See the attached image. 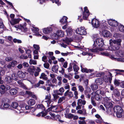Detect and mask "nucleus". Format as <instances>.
Returning <instances> with one entry per match:
<instances>
[{
  "instance_id": "338daca9",
  "label": "nucleus",
  "mask_w": 124,
  "mask_h": 124,
  "mask_svg": "<svg viewBox=\"0 0 124 124\" xmlns=\"http://www.w3.org/2000/svg\"><path fill=\"white\" fill-rule=\"evenodd\" d=\"M42 61L45 62H46L47 61V58L46 56H43L42 58Z\"/></svg>"
},
{
  "instance_id": "412c9836",
  "label": "nucleus",
  "mask_w": 124,
  "mask_h": 124,
  "mask_svg": "<svg viewBox=\"0 0 124 124\" xmlns=\"http://www.w3.org/2000/svg\"><path fill=\"white\" fill-rule=\"evenodd\" d=\"M102 34L104 37H109L111 36V34L108 31L104 30L102 32Z\"/></svg>"
},
{
  "instance_id": "680f3d73",
  "label": "nucleus",
  "mask_w": 124,
  "mask_h": 124,
  "mask_svg": "<svg viewBox=\"0 0 124 124\" xmlns=\"http://www.w3.org/2000/svg\"><path fill=\"white\" fill-rule=\"evenodd\" d=\"M104 72L103 73H100L97 74L96 75V76L97 77H102L103 75H104Z\"/></svg>"
},
{
  "instance_id": "69168bd1",
  "label": "nucleus",
  "mask_w": 124,
  "mask_h": 124,
  "mask_svg": "<svg viewBox=\"0 0 124 124\" xmlns=\"http://www.w3.org/2000/svg\"><path fill=\"white\" fill-rule=\"evenodd\" d=\"M70 54V52H67L66 53H61V54L63 56H67Z\"/></svg>"
},
{
  "instance_id": "0eeeda50",
  "label": "nucleus",
  "mask_w": 124,
  "mask_h": 124,
  "mask_svg": "<svg viewBox=\"0 0 124 124\" xmlns=\"http://www.w3.org/2000/svg\"><path fill=\"white\" fill-rule=\"evenodd\" d=\"M86 103V101L85 100H82L81 99H79L78 100L77 103V106H76V109L78 110L81 109V107L82 105H84Z\"/></svg>"
},
{
  "instance_id": "de8ad7c7",
  "label": "nucleus",
  "mask_w": 124,
  "mask_h": 124,
  "mask_svg": "<svg viewBox=\"0 0 124 124\" xmlns=\"http://www.w3.org/2000/svg\"><path fill=\"white\" fill-rule=\"evenodd\" d=\"M95 122L96 123L99 124H101L103 122L104 123V122H103V120L101 118L96 120Z\"/></svg>"
},
{
  "instance_id": "5fc2aeb1",
  "label": "nucleus",
  "mask_w": 124,
  "mask_h": 124,
  "mask_svg": "<svg viewBox=\"0 0 124 124\" xmlns=\"http://www.w3.org/2000/svg\"><path fill=\"white\" fill-rule=\"evenodd\" d=\"M44 83V82L43 81L40 80L39 82L36 84L35 85L36 87H39L40 84L43 85Z\"/></svg>"
},
{
  "instance_id": "aec40b11",
  "label": "nucleus",
  "mask_w": 124,
  "mask_h": 124,
  "mask_svg": "<svg viewBox=\"0 0 124 124\" xmlns=\"http://www.w3.org/2000/svg\"><path fill=\"white\" fill-rule=\"evenodd\" d=\"M64 95L65 96H68L69 97L72 98L73 96V94L71 91H69V90H68L64 93Z\"/></svg>"
},
{
  "instance_id": "20e7f679",
  "label": "nucleus",
  "mask_w": 124,
  "mask_h": 124,
  "mask_svg": "<svg viewBox=\"0 0 124 124\" xmlns=\"http://www.w3.org/2000/svg\"><path fill=\"white\" fill-rule=\"evenodd\" d=\"M114 111L116 114L117 117L120 118L122 116L123 110L119 106H116L114 108Z\"/></svg>"
},
{
  "instance_id": "a878e982",
  "label": "nucleus",
  "mask_w": 124,
  "mask_h": 124,
  "mask_svg": "<svg viewBox=\"0 0 124 124\" xmlns=\"http://www.w3.org/2000/svg\"><path fill=\"white\" fill-rule=\"evenodd\" d=\"M66 31L67 35L69 36H70L72 35L73 30L72 29V28L70 27L67 29Z\"/></svg>"
},
{
  "instance_id": "9d476101",
  "label": "nucleus",
  "mask_w": 124,
  "mask_h": 124,
  "mask_svg": "<svg viewBox=\"0 0 124 124\" xmlns=\"http://www.w3.org/2000/svg\"><path fill=\"white\" fill-rule=\"evenodd\" d=\"M92 24L93 27L95 28H98L100 25L99 21L95 19H94L92 20Z\"/></svg>"
},
{
  "instance_id": "9b49d317",
  "label": "nucleus",
  "mask_w": 124,
  "mask_h": 124,
  "mask_svg": "<svg viewBox=\"0 0 124 124\" xmlns=\"http://www.w3.org/2000/svg\"><path fill=\"white\" fill-rule=\"evenodd\" d=\"M32 26L33 28H31V30L33 33H34V34L38 36H41V35L39 34V29L37 28L34 25Z\"/></svg>"
},
{
  "instance_id": "f8f14e48",
  "label": "nucleus",
  "mask_w": 124,
  "mask_h": 124,
  "mask_svg": "<svg viewBox=\"0 0 124 124\" xmlns=\"http://www.w3.org/2000/svg\"><path fill=\"white\" fill-rule=\"evenodd\" d=\"M46 102L47 104V107H50L49 108H48L47 109V110L48 111H50V110H52L53 108H55V109H56L57 108H55V106H52V104H51V103L52 102V100H48L47 101H46Z\"/></svg>"
},
{
  "instance_id": "4d7b16f0",
  "label": "nucleus",
  "mask_w": 124,
  "mask_h": 124,
  "mask_svg": "<svg viewBox=\"0 0 124 124\" xmlns=\"http://www.w3.org/2000/svg\"><path fill=\"white\" fill-rule=\"evenodd\" d=\"M28 71L30 74L31 75H33L34 71L33 70L32 68H30L28 69Z\"/></svg>"
},
{
  "instance_id": "423d86ee",
  "label": "nucleus",
  "mask_w": 124,
  "mask_h": 124,
  "mask_svg": "<svg viewBox=\"0 0 124 124\" xmlns=\"http://www.w3.org/2000/svg\"><path fill=\"white\" fill-rule=\"evenodd\" d=\"M10 88V86L8 85L5 86L3 85H2L0 86V93L1 94H3L6 91L9 90Z\"/></svg>"
},
{
  "instance_id": "72a5a7b5",
  "label": "nucleus",
  "mask_w": 124,
  "mask_h": 124,
  "mask_svg": "<svg viewBox=\"0 0 124 124\" xmlns=\"http://www.w3.org/2000/svg\"><path fill=\"white\" fill-rule=\"evenodd\" d=\"M47 115V113L46 112L42 111L39 113L38 114L36 115V116L38 117H39L42 116H44Z\"/></svg>"
},
{
  "instance_id": "6e6d98bb",
  "label": "nucleus",
  "mask_w": 124,
  "mask_h": 124,
  "mask_svg": "<svg viewBox=\"0 0 124 124\" xmlns=\"http://www.w3.org/2000/svg\"><path fill=\"white\" fill-rule=\"evenodd\" d=\"M13 41L15 43H21L22 42L21 40L17 39H13Z\"/></svg>"
},
{
  "instance_id": "4c0bfd02",
  "label": "nucleus",
  "mask_w": 124,
  "mask_h": 124,
  "mask_svg": "<svg viewBox=\"0 0 124 124\" xmlns=\"http://www.w3.org/2000/svg\"><path fill=\"white\" fill-rule=\"evenodd\" d=\"M81 71L82 72L88 73L89 72V70H88L86 68H84L81 64Z\"/></svg>"
},
{
  "instance_id": "c03bdc74",
  "label": "nucleus",
  "mask_w": 124,
  "mask_h": 124,
  "mask_svg": "<svg viewBox=\"0 0 124 124\" xmlns=\"http://www.w3.org/2000/svg\"><path fill=\"white\" fill-rule=\"evenodd\" d=\"M46 80V84L47 85L49 86L53 87L54 86V85H53L52 84L50 80Z\"/></svg>"
},
{
  "instance_id": "052dcab7",
  "label": "nucleus",
  "mask_w": 124,
  "mask_h": 124,
  "mask_svg": "<svg viewBox=\"0 0 124 124\" xmlns=\"http://www.w3.org/2000/svg\"><path fill=\"white\" fill-rule=\"evenodd\" d=\"M33 47L35 50H39L40 47L38 45L34 44L33 45Z\"/></svg>"
},
{
  "instance_id": "cd10ccee",
  "label": "nucleus",
  "mask_w": 124,
  "mask_h": 124,
  "mask_svg": "<svg viewBox=\"0 0 124 124\" xmlns=\"http://www.w3.org/2000/svg\"><path fill=\"white\" fill-rule=\"evenodd\" d=\"M28 104L30 106H32L34 105L35 103L34 100L33 99H30L28 102Z\"/></svg>"
},
{
  "instance_id": "ea45409f",
  "label": "nucleus",
  "mask_w": 124,
  "mask_h": 124,
  "mask_svg": "<svg viewBox=\"0 0 124 124\" xmlns=\"http://www.w3.org/2000/svg\"><path fill=\"white\" fill-rule=\"evenodd\" d=\"M12 67V65L10 63H9V64H8L7 66H6V65L4 66L3 67V69L4 70H5V71H6L7 70V69L6 68L7 67V68L9 69H10Z\"/></svg>"
},
{
  "instance_id": "864d4df0",
  "label": "nucleus",
  "mask_w": 124,
  "mask_h": 124,
  "mask_svg": "<svg viewBox=\"0 0 124 124\" xmlns=\"http://www.w3.org/2000/svg\"><path fill=\"white\" fill-rule=\"evenodd\" d=\"M119 31L121 32L124 31V26L122 25H120L119 26Z\"/></svg>"
},
{
  "instance_id": "bf43d9fd",
  "label": "nucleus",
  "mask_w": 124,
  "mask_h": 124,
  "mask_svg": "<svg viewBox=\"0 0 124 124\" xmlns=\"http://www.w3.org/2000/svg\"><path fill=\"white\" fill-rule=\"evenodd\" d=\"M49 64L47 62L45 63L44 64V67L46 68L47 69H49Z\"/></svg>"
},
{
  "instance_id": "4be33fe9",
  "label": "nucleus",
  "mask_w": 124,
  "mask_h": 124,
  "mask_svg": "<svg viewBox=\"0 0 124 124\" xmlns=\"http://www.w3.org/2000/svg\"><path fill=\"white\" fill-rule=\"evenodd\" d=\"M26 94H28L29 96L35 99L36 100L37 99L36 97V95L34 94V93L30 91H26Z\"/></svg>"
},
{
  "instance_id": "c9c22d12",
  "label": "nucleus",
  "mask_w": 124,
  "mask_h": 124,
  "mask_svg": "<svg viewBox=\"0 0 124 124\" xmlns=\"http://www.w3.org/2000/svg\"><path fill=\"white\" fill-rule=\"evenodd\" d=\"M90 86L92 89L93 91L95 90L98 88L97 85L95 84H92Z\"/></svg>"
},
{
  "instance_id": "e433bc0d",
  "label": "nucleus",
  "mask_w": 124,
  "mask_h": 124,
  "mask_svg": "<svg viewBox=\"0 0 124 124\" xmlns=\"http://www.w3.org/2000/svg\"><path fill=\"white\" fill-rule=\"evenodd\" d=\"M11 106L13 108L16 109L17 108H18V104L17 102H13L12 103Z\"/></svg>"
},
{
  "instance_id": "c756f323",
  "label": "nucleus",
  "mask_w": 124,
  "mask_h": 124,
  "mask_svg": "<svg viewBox=\"0 0 124 124\" xmlns=\"http://www.w3.org/2000/svg\"><path fill=\"white\" fill-rule=\"evenodd\" d=\"M11 77L12 79L14 80H16L18 79L17 74L16 73H13L11 75Z\"/></svg>"
},
{
  "instance_id": "7c9ffc66",
  "label": "nucleus",
  "mask_w": 124,
  "mask_h": 124,
  "mask_svg": "<svg viewBox=\"0 0 124 124\" xmlns=\"http://www.w3.org/2000/svg\"><path fill=\"white\" fill-rule=\"evenodd\" d=\"M17 82L20 86L23 88L24 89L26 88V85L22 83V80H19Z\"/></svg>"
},
{
  "instance_id": "a211bd4d",
  "label": "nucleus",
  "mask_w": 124,
  "mask_h": 124,
  "mask_svg": "<svg viewBox=\"0 0 124 124\" xmlns=\"http://www.w3.org/2000/svg\"><path fill=\"white\" fill-rule=\"evenodd\" d=\"M52 31V29L50 27L45 28L42 30L43 32L45 34H48L51 32Z\"/></svg>"
},
{
  "instance_id": "a18cd8bd",
  "label": "nucleus",
  "mask_w": 124,
  "mask_h": 124,
  "mask_svg": "<svg viewBox=\"0 0 124 124\" xmlns=\"http://www.w3.org/2000/svg\"><path fill=\"white\" fill-rule=\"evenodd\" d=\"M96 93H100L102 96H104L105 95V92L103 91H101L100 90H98L96 91Z\"/></svg>"
},
{
  "instance_id": "49530a36",
  "label": "nucleus",
  "mask_w": 124,
  "mask_h": 124,
  "mask_svg": "<svg viewBox=\"0 0 124 124\" xmlns=\"http://www.w3.org/2000/svg\"><path fill=\"white\" fill-rule=\"evenodd\" d=\"M2 103H8L10 102V101L8 99L6 98H4L2 99Z\"/></svg>"
},
{
  "instance_id": "bb28decb",
  "label": "nucleus",
  "mask_w": 124,
  "mask_h": 124,
  "mask_svg": "<svg viewBox=\"0 0 124 124\" xmlns=\"http://www.w3.org/2000/svg\"><path fill=\"white\" fill-rule=\"evenodd\" d=\"M68 18L65 16H64L60 21V22L62 24H64L67 22Z\"/></svg>"
},
{
  "instance_id": "6e6552de",
  "label": "nucleus",
  "mask_w": 124,
  "mask_h": 124,
  "mask_svg": "<svg viewBox=\"0 0 124 124\" xmlns=\"http://www.w3.org/2000/svg\"><path fill=\"white\" fill-rule=\"evenodd\" d=\"M76 31L77 34L82 35H85L87 34L86 31L83 27L78 28Z\"/></svg>"
},
{
  "instance_id": "f03ea898",
  "label": "nucleus",
  "mask_w": 124,
  "mask_h": 124,
  "mask_svg": "<svg viewBox=\"0 0 124 124\" xmlns=\"http://www.w3.org/2000/svg\"><path fill=\"white\" fill-rule=\"evenodd\" d=\"M94 44L93 46H94L95 48L93 47V48L90 49V51L93 52H96L98 51L97 48L98 46L101 47L104 44L103 41V39L101 38L98 39L94 41Z\"/></svg>"
},
{
  "instance_id": "473e14b6",
  "label": "nucleus",
  "mask_w": 124,
  "mask_h": 124,
  "mask_svg": "<svg viewBox=\"0 0 124 124\" xmlns=\"http://www.w3.org/2000/svg\"><path fill=\"white\" fill-rule=\"evenodd\" d=\"M95 82L98 85L102 84V79L100 78L96 79Z\"/></svg>"
},
{
  "instance_id": "774afa93",
  "label": "nucleus",
  "mask_w": 124,
  "mask_h": 124,
  "mask_svg": "<svg viewBox=\"0 0 124 124\" xmlns=\"http://www.w3.org/2000/svg\"><path fill=\"white\" fill-rule=\"evenodd\" d=\"M88 123L89 124H95V121L92 120H90L88 121Z\"/></svg>"
},
{
  "instance_id": "37998d69",
  "label": "nucleus",
  "mask_w": 124,
  "mask_h": 124,
  "mask_svg": "<svg viewBox=\"0 0 124 124\" xmlns=\"http://www.w3.org/2000/svg\"><path fill=\"white\" fill-rule=\"evenodd\" d=\"M53 94L56 95H62L63 94L62 93H61L59 92V91L58 90H54L53 91Z\"/></svg>"
},
{
  "instance_id": "f257e3e1",
  "label": "nucleus",
  "mask_w": 124,
  "mask_h": 124,
  "mask_svg": "<svg viewBox=\"0 0 124 124\" xmlns=\"http://www.w3.org/2000/svg\"><path fill=\"white\" fill-rule=\"evenodd\" d=\"M122 40L121 39L113 40L111 39L109 41V44L111 46L112 50H118L121 46Z\"/></svg>"
},
{
  "instance_id": "c85d7f7f",
  "label": "nucleus",
  "mask_w": 124,
  "mask_h": 124,
  "mask_svg": "<svg viewBox=\"0 0 124 124\" xmlns=\"http://www.w3.org/2000/svg\"><path fill=\"white\" fill-rule=\"evenodd\" d=\"M58 68L59 67L58 65H54L52 68V71L57 73L58 72Z\"/></svg>"
},
{
  "instance_id": "603ef678",
  "label": "nucleus",
  "mask_w": 124,
  "mask_h": 124,
  "mask_svg": "<svg viewBox=\"0 0 124 124\" xmlns=\"http://www.w3.org/2000/svg\"><path fill=\"white\" fill-rule=\"evenodd\" d=\"M29 63L31 64L36 65L37 64V61L36 60L30 59V60Z\"/></svg>"
},
{
  "instance_id": "e2e57ef3",
  "label": "nucleus",
  "mask_w": 124,
  "mask_h": 124,
  "mask_svg": "<svg viewBox=\"0 0 124 124\" xmlns=\"http://www.w3.org/2000/svg\"><path fill=\"white\" fill-rule=\"evenodd\" d=\"M52 1L53 3H55L57 4L58 6L60 5V3H59V2L58 0H50Z\"/></svg>"
},
{
  "instance_id": "7ed1b4c3",
  "label": "nucleus",
  "mask_w": 124,
  "mask_h": 124,
  "mask_svg": "<svg viewBox=\"0 0 124 124\" xmlns=\"http://www.w3.org/2000/svg\"><path fill=\"white\" fill-rule=\"evenodd\" d=\"M113 76L112 74L108 71L104 72V75L102 76L103 80L106 82H108L109 81L110 83H111Z\"/></svg>"
},
{
  "instance_id": "2eb2a0df",
  "label": "nucleus",
  "mask_w": 124,
  "mask_h": 124,
  "mask_svg": "<svg viewBox=\"0 0 124 124\" xmlns=\"http://www.w3.org/2000/svg\"><path fill=\"white\" fill-rule=\"evenodd\" d=\"M118 57H116L115 55L111 56L110 57L111 59L113 60L117 61L118 62H124V58L121 57L118 58Z\"/></svg>"
},
{
  "instance_id": "1a4fd4ad",
  "label": "nucleus",
  "mask_w": 124,
  "mask_h": 124,
  "mask_svg": "<svg viewBox=\"0 0 124 124\" xmlns=\"http://www.w3.org/2000/svg\"><path fill=\"white\" fill-rule=\"evenodd\" d=\"M53 36L55 37L54 39H57L59 37H62L64 35V33L61 30H58L56 33H54L53 34Z\"/></svg>"
},
{
  "instance_id": "a19ab883",
  "label": "nucleus",
  "mask_w": 124,
  "mask_h": 124,
  "mask_svg": "<svg viewBox=\"0 0 124 124\" xmlns=\"http://www.w3.org/2000/svg\"><path fill=\"white\" fill-rule=\"evenodd\" d=\"M5 80L7 83H9L11 82L12 81L11 78L10 77L8 76L6 77Z\"/></svg>"
},
{
  "instance_id": "58836bf2",
  "label": "nucleus",
  "mask_w": 124,
  "mask_h": 124,
  "mask_svg": "<svg viewBox=\"0 0 124 124\" xmlns=\"http://www.w3.org/2000/svg\"><path fill=\"white\" fill-rule=\"evenodd\" d=\"M65 99L66 97L65 96L60 97L58 100V103L59 104L61 103L63 101L65 100Z\"/></svg>"
},
{
  "instance_id": "2f4dec72",
  "label": "nucleus",
  "mask_w": 124,
  "mask_h": 124,
  "mask_svg": "<svg viewBox=\"0 0 124 124\" xmlns=\"http://www.w3.org/2000/svg\"><path fill=\"white\" fill-rule=\"evenodd\" d=\"M9 92L11 94L13 95L16 94L17 93V91L16 89L12 88L10 90Z\"/></svg>"
},
{
  "instance_id": "6ab92c4d",
  "label": "nucleus",
  "mask_w": 124,
  "mask_h": 124,
  "mask_svg": "<svg viewBox=\"0 0 124 124\" xmlns=\"http://www.w3.org/2000/svg\"><path fill=\"white\" fill-rule=\"evenodd\" d=\"M20 20V19H11V21L9 20V22L12 25H14L16 23H18Z\"/></svg>"
},
{
  "instance_id": "09e8293b",
  "label": "nucleus",
  "mask_w": 124,
  "mask_h": 124,
  "mask_svg": "<svg viewBox=\"0 0 124 124\" xmlns=\"http://www.w3.org/2000/svg\"><path fill=\"white\" fill-rule=\"evenodd\" d=\"M63 42H65L67 44H69L71 42V40L68 38H67L63 40Z\"/></svg>"
},
{
  "instance_id": "b1692460",
  "label": "nucleus",
  "mask_w": 124,
  "mask_h": 124,
  "mask_svg": "<svg viewBox=\"0 0 124 124\" xmlns=\"http://www.w3.org/2000/svg\"><path fill=\"white\" fill-rule=\"evenodd\" d=\"M73 69L74 71H75V74H77L78 73V71L79 70V68L77 65H76L75 63H73Z\"/></svg>"
},
{
  "instance_id": "f704fd0d",
  "label": "nucleus",
  "mask_w": 124,
  "mask_h": 124,
  "mask_svg": "<svg viewBox=\"0 0 124 124\" xmlns=\"http://www.w3.org/2000/svg\"><path fill=\"white\" fill-rule=\"evenodd\" d=\"M39 78L40 79L42 78L43 79L46 80L47 79V78L46 77V75L44 73H42L39 77Z\"/></svg>"
},
{
  "instance_id": "0e129e2a",
  "label": "nucleus",
  "mask_w": 124,
  "mask_h": 124,
  "mask_svg": "<svg viewBox=\"0 0 124 124\" xmlns=\"http://www.w3.org/2000/svg\"><path fill=\"white\" fill-rule=\"evenodd\" d=\"M114 84L116 86H118L120 82L118 80L115 79L114 82Z\"/></svg>"
},
{
  "instance_id": "f3484780",
  "label": "nucleus",
  "mask_w": 124,
  "mask_h": 124,
  "mask_svg": "<svg viewBox=\"0 0 124 124\" xmlns=\"http://www.w3.org/2000/svg\"><path fill=\"white\" fill-rule=\"evenodd\" d=\"M116 56L117 57H123L124 56V51L123 50H120L116 53Z\"/></svg>"
},
{
  "instance_id": "8fccbe9b",
  "label": "nucleus",
  "mask_w": 124,
  "mask_h": 124,
  "mask_svg": "<svg viewBox=\"0 0 124 124\" xmlns=\"http://www.w3.org/2000/svg\"><path fill=\"white\" fill-rule=\"evenodd\" d=\"M79 91L80 92L82 93L84 90V89L82 85H79L78 86Z\"/></svg>"
},
{
  "instance_id": "79ce46f5",
  "label": "nucleus",
  "mask_w": 124,
  "mask_h": 124,
  "mask_svg": "<svg viewBox=\"0 0 124 124\" xmlns=\"http://www.w3.org/2000/svg\"><path fill=\"white\" fill-rule=\"evenodd\" d=\"M74 115L71 114L70 113L65 115V117L69 119H71L73 117Z\"/></svg>"
},
{
  "instance_id": "5701e85b",
  "label": "nucleus",
  "mask_w": 124,
  "mask_h": 124,
  "mask_svg": "<svg viewBox=\"0 0 124 124\" xmlns=\"http://www.w3.org/2000/svg\"><path fill=\"white\" fill-rule=\"evenodd\" d=\"M17 74L19 77L21 78H23L25 76V74L21 71H18Z\"/></svg>"
},
{
  "instance_id": "3c124183",
  "label": "nucleus",
  "mask_w": 124,
  "mask_h": 124,
  "mask_svg": "<svg viewBox=\"0 0 124 124\" xmlns=\"http://www.w3.org/2000/svg\"><path fill=\"white\" fill-rule=\"evenodd\" d=\"M121 36L120 34L118 33H116L114 34L113 36L116 38H118L121 37Z\"/></svg>"
},
{
  "instance_id": "13d9d810",
  "label": "nucleus",
  "mask_w": 124,
  "mask_h": 124,
  "mask_svg": "<svg viewBox=\"0 0 124 124\" xmlns=\"http://www.w3.org/2000/svg\"><path fill=\"white\" fill-rule=\"evenodd\" d=\"M17 62L16 61L13 60H12V62L10 63L11 64L12 67H14L15 66V65L16 64Z\"/></svg>"
},
{
  "instance_id": "4468645a",
  "label": "nucleus",
  "mask_w": 124,
  "mask_h": 124,
  "mask_svg": "<svg viewBox=\"0 0 124 124\" xmlns=\"http://www.w3.org/2000/svg\"><path fill=\"white\" fill-rule=\"evenodd\" d=\"M92 94L93 95V97H94L95 99L97 101L101 100V97L99 95V93H96V91L92 92Z\"/></svg>"
},
{
  "instance_id": "39448f33",
  "label": "nucleus",
  "mask_w": 124,
  "mask_h": 124,
  "mask_svg": "<svg viewBox=\"0 0 124 124\" xmlns=\"http://www.w3.org/2000/svg\"><path fill=\"white\" fill-rule=\"evenodd\" d=\"M111 102V100L109 98L105 97L104 100V106L107 108L112 107V104Z\"/></svg>"
},
{
  "instance_id": "ddd939ff",
  "label": "nucleus",
  "mask_w": 124,
  "mask_h": 124,
  "mask_svg": "<svg viewBox=\"0 0 124 124\" xmlns=\"http://www.w3.org/2000/svg\"><path fill=\"white\" fill-rule=\"evenodd\" d=\"M87 7H85L84 8V11L83 14V17L85 19H87L89 14V11L87 9Z\"/></svg>"
},
{
  "instance_id": "393cba45",
  "label": "nucleus",
  "mask_w": 124,
  "mask_h": 124,
  "mask_svg": "<svg viewBox=\"0 0 124 124\" xmlns=\"http://www.w3.org/2000/svg\"><path fill=\"white\" fill-rule=\"evenodd\" d=\"M80 120L78 121L79 124H86L85 119V117H80L79 118Z\"/></svg>"
},
{
  "instance_id": "dca6fc26",
  "label": "nucleus",
  "mask_w": 124,
  "mask_h": 124,
  "mask_svg": "<svg viewBox=\"0 0 124 124\" xmlns=\"http://www.w3.org/2000/svg\"><path fill=\"white\" fill-rule=\"evenodd\" d=\"M108 23L110 26L113 27H116L118 26L117 22L114 20H109L108 21Z\"/></svg>"
}]
</instances>
